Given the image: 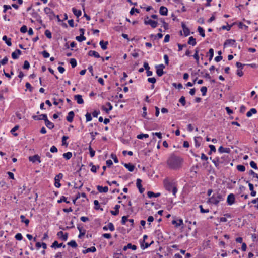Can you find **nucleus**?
<instances>
[{"instance_id":"f257e3e1","label":"nucleus","mask_w":258,"mask_h":258,"mask_svg":"<svg viewBox=\"0 0 258 258\" xmlns=\"http://www.w3.org/2000/svg\"><path fill=\"white\" fill-rule=\"evenodd\" d=\"M183 162V159L174 154H172L169 157L167 161L168 166L172 169H177L179 168Z\"/></svg>"},{"instance_id":"f03ea898","label":"nucleus","mask_w":258,"mask_h":258,"mask_svg":"<svg viewBox=\"0 0 258 258\" xmlns=\"http://www.w3.org/2000/svg\"><path fill=\"white\" fill-rule=\"evenodd\" d=\"M164 183L165 189L169 191H172L173 195L175 196L177 191L176 187L173 183L166 180L164 181Z\"/></svg>"},{"instance_id":"7ed1b4c3","label":"nucleus","mask_w":258,"mask_h":258,"mask_svg":"<svg viewBox=\"0 0 258 258\" xmlns=\"http://www.w3.org/2000/svg\"><path fill=\"white\" fill-rule=\"evenodd\" d=\"M223 200L222 196L219 193L214 194L209 199V202L215 205H217L219 202Z\"/></svg>"},{"instance_id":"20e7f679","label":"nucleus","mask_w":258,"mask_h":258,"mask_svg":"<svg viewBox=\"0 0 258 258\" xmlns=\"http://www.w3.org/2000/svg\"><path fill=\"white\" fill-rule=\"evenodd\" d=\"M63 177V174L62 173H59L57 175L55 176L54 180V185L57 187L59 188L61 186V184L60 183V180Z\"/></svg>"},{"instance_id":"39448f33","label":"nucleus","mask_w":258,"mask_h":258,"mask_svg":"<svg viewBox=\"0 0 258 258\" xmlns=\"http://www.w3.org/2000/svg\"><path fill=\"white\" fill-rule=\"evenodd\" d=\"M144 24L145 25H150L152 28H155L158 25V23L157 21H153L152 20H146L144 19Z\"/></svg>"},{"instance_id":"423d86ee","label":"nucleus","mask_w":258,"mask_h":258,"mask_svg":"<svg viewBox=\"0 0 258 258\" xmlns=\"http://www.w3.org/2000/svg\"><path fill=\"white\" fill-rule=\"evenodd\" d=\"M235 196L233 194H230L228 196L227 202L228 205H231L235 203Z\"/></svg>"},{"instance_id":"0eeeda50","label":"nucleus","mask_w":258,"mask_h":258,"mask_svg":"<svg viewBox=\"0 0 258 258\" xmlns=\"http://www.w3.org/2000/svg\"><path fill=\"white\" fill-rule=\"evenodd\" d=\"M29 160L33 163H35L36 161H38L39 163L41 162L40 157L37 154L32 156H29Z\"/></svg>"},{"instance_id":"6e6552de","label":"nucleus","mask_w":258,"mask_h":258,"mask_svg":"<svg viewBox=\"0 0 258 258\" xmlns=\"http://www.w3.org/2000/svg\"><path fill=\"white\" fill-rule=\"evenodd\" d=\"M57 235L63 241H66L68 239V233H65L64 234L62 231H59L57 233Z\"/></svg>"},{"instance_id":"1a4fd4ad","label":"nucleus","mask_w":258,"mask_h":258,"mask_svg":"<svg viewBox=\"0 0 258 258\" xmlns=\"http://www.w3.org/2000/svg\"><path fill=\"white\" fill-rule=\"evenodd\" d=\"M181 26L183 29L184 35L186 37L188 36L190 34L189 29L186 27V26L183 22H182Z\"/></svg>"},{"instance_id":"9d476101","label":"nucleus","mask_w":258,"mask_h":258,"mask_svg":"<svg viewBox=\"0 0 258 258\" xmlns=\"http://www.w3.org/2000/svg\"><path fill=\"white\" fill-rule=\"evenodd\" d=\"M44 118H45V119L44 120L45 125L49 129H52L54 127V124L50 122L47 118V116H44Z\"/></svg>"},{"instance_id":"9b49d317","label":"nucleus","mask_w":258,"mask_h":258,"mask_svg":"<svg viewBox=\"0 0 258 258\" xmlns=\"http://www.w3.org/2000/svg\"><path fill=\"white\" fill-rule=\"evenodd\" d=\"M106 105L108 106V108H106L104 106H102L101 107V109L102 110L105 111L106 113H108L112 109L113 107L110 102H107L106 103Z\"/></svg>"},{"instance_id":"f8f14e48","label":"nucleus","mask_w":258,"mask_h":258,"mask_svg":"<svg viewBox=\"0 0 258 258\" xmlns=\"http://www.w3.org/2000/svg\"><path fill=\"white\" fill-rule=\"evenodd\" d=\"M141 183H142L141 179H137V182H136L137 187L139 189V192L141 194H142L144 191L145 189L142 188Z\"/></svg>"},{"instance_id":"ddd939ff","label":"nucleus","mask_w":258,"mask_h":258,"mask_svg":"<svg viewBox=\"0 0 258 258\" xmlns=\"http://www.w3.org/2000/svg\"><path fill=\"white\" fill-rule=\"evenodd\" d=\"M159 13L161 15L167 16L168 14V9L164 6H161L159 9Z\"/></svg>"},{"instance_id":"4468645a","label":"nucleus","mask_w":258,"mask_h":258,"mask_svg":"<svg viewBox=\"0 0 258 258\" xmlns=\"http://www.w3.org/2000/svg\"><path fill=\"white\" fill-rule=\"evenodd\" d=\"M75 114L73 111H71L68 113V116L66 117L67 120L69 122H72L73 120Z\"/></svg>"},{"instance_id":"2eb2a0df","label":"nucleus","mask_w":258,"mask_h":258,"mask_svg":"<svg viewBox=\"0 0 258 258\" xmlns=\"http://www.w3.org/2000/svg\"><path fill=\"white\" fill-rule=\"evenodd\" d=\"M44 12L46 14L48 15L50 17L53 16L55 17V15L53 12V11L49 8L46 7L44 9Z\"/></svg>"},{"instance_id":"dca6fc26","label":"nucleus","mask_w":258,"mask_h":258,"mask_svg":"<svg viewBox=\"0 0 258 258\" xmlns=\"http://www.w3.org/2000/svg\"><path fill=\"white\" fill-rule=\"evenodd\" d=\"M235 42L234 39H227L224 43V47H225L229 45L233 46L235 44Z\"/></svg>"},{"instance_id":"f3484780","label":"nucleus","mask_w":258,"mask_h":258,"mask_svg":"<svg viewBox=\"0 0 258 258\" xmlns=\"http://www.w3.org/2000/svg\"><path fill=\"white\" fill-rule=\"evenodd\" d=\"M97 189L98 190V191L100 193H102V192L106 193L108 190V188L107 186L103 187L100 185L97 186Z\"/></svg>"},{"instance_id":"a211bd4d","label":"nucleus","mask_w":258,"mask_h":258,"mask_svg":"<svg viewBox=\"0 0 258 258\" xmlns=\"http://www.w3.org/2000/svg\"><path fill=\"white\" fill-rule=\"evenodd\" d=\"M218 151L220 153H230L231 152V150L229 148H224L223 146H220L218 149Z\"/></svg>"},{"instance_id":"6ab92c4d","label":"nucleus","mask_w":258,"mask_h":258,"mask_svg":"<svg viewBox=\"0 0 258 258\" xmlns=\"http://www.w3.org/2000/svg\"><path fill=\"white\" fill-rule=\"evenodd\" d=\"M61 246H62L63 248L66 247L65 245L63 244V243L59 244L57 241H54L51 246L52 248H60Z\"/></svg>"},{"instance_id":"aec40b11","label":"nucleus","mask_w":258,"mask_h":258,"mask_svg":"<svg viewBox=\"0 0 258 258\" xmlns=\"http://www.w3.org/2000/svg\"><path fill=\"white\" fill-rule=\"evenodd\" d=\"M74 99L76 100L77 102L79 104H82L84 103V100L81 95H76L74 96Z\"/></svg>"},{"instance_id":"412c9836","label":"nucleus","mask_w":258,"mask_h":258,"mask_svg":"<svg viewBox=\"0 0 258 258\" xmlns=\"http://www.w3.org/2000/svg\"><path fill=\"white\" fill-rule=\"evenodd\" d=\"M44 116H47V115L45 114H42L39 116L38 115H33L32 116V118L35 120H45V118H44Z\"/></svg>"},{"instance_id":"4be33fe9","label":"nucleus","mask_w":258,"mask_h":258,"mask_svg":"<svg viewBox=\"0 0 258 258\" xmlns=\"http://www.w3.org/2000/svg\"><path fill=\"white\" fill-rule=\"evenodd\" d=\"M202 138L199 136V137H195L194 138V141L195 143V146L197 148H198L200 147L201 145V142L202 141Z\"/></svg>"},{"instance_id":"5701e85b","label":"nucleus","mask_w":258,"mask_h":258,"mask_svg":"<svg viewBox=\"0 0 258 258\" xmlns=\"http://www.w3.org/2000/svg\"><path fill=\"white\" fill-rule=\"evenodd\" d=\"M88 55L90 56H94L95 58L100 57L99 54L97 52L94 50H90L88 52Z\"/></svg>"},{"instance_id":"b1692460","label":"nucleus","mask_w":258,"mask_h":258,"mask_svg":"<svg viewBox=\"0 0 258 258\" xmlns=\"http://www.w3.org/2000/svg\"><path fill=\"white\" fill-rule=\"evenodd\" d=\"M123 165L130 172H133L135 169V166L131 163H123Z\"/></svg>"},{"instance_id":"393cba45","label":"nucleus","mask_w":258,"mask_h":258,"mask_svg":"<svg viewBox=\"0 0 258 258\" xmlns=\"http://www.w3.org/2000/svg\"><path fill=\"white\" fill-rule=\"evenodd\" d=\"M99 44L101 46V48L103 50H106L107 48V45L108 44V41H104L103 40H101L100 41Z\"/></svg>"},{"instance_id":"a878e982","label":"nucleus","mask_w":258,"mask_h":258,"mask_svg":"<svg viewBox=\"0 0 258 258\" xmlns=\"http://www.w3.org/2000/svg\"><path fill=\"white\" fill-rule=\"evenodd\" d=\"M96 251V248L94 246H92L90 248H87V249L83 250L82 252L84 254H86L88 252H94Z\"/></svg>"},{"instance_id":"bb28decb","label":"nucleus","mask_w":258,"mask_h":258,"mask_svg":"<svg viewBox=\"0 0 258 258\" xmlns=\"http://www.w3.org/2000/svg\"><path fill=\"white\" fill-rule=\"evenodd\" d=\"M2 40L5 42L8 46H11L12 45L11 39L8 38L7 36H4L2 38Z\"/></svg>"},{"instance_id":"cd10ccee","label":"nucleus","mask_w":258,"mask_h":258,"mask_svg":"<svg viewBox=\"0 0 258 258\" xmlns=\"http://www.w3.org/2000/svg\"><path fill=\"white\" fill-rule=\"evenodd\" d=\"M120 206L119 205H116L114 207L115 211H111L110 213L113 215H117L119 214V209Z\"/></svg>"},{"instance_id":"c85d7f7f","label":"nucleus","mask_w":258,"mask_h":258,"mask_svg":"<svg viewBox=\"0 0 258 258\" xmlns=\"http://www.w3.org/2000/svg\"><path fill=\"white\" fill-rule=\"evenodd\" d=\"M72 11H73V13H74V14L77 18L79 17L81 15V14H82L81 11L80 10H77L75 8H72Z\"/></svg>"},{"instance_id":"c756f323","label":"nucleus","mask_w":258,"mask_h":258,"mask_svg":"<svg viewBox=\"0 0 258 258\" xmlns=\"http://www.w3.org/2000/svg\"><path fill=\"white\" fill-rule=\"evenodd\" d=\"M160 195L161 194L159 192L155 194L153 192L150 191L147 192L148 197L150 198L152 197H158L160 196Z\"/></svg>"},{"instance_id":"7c9ffc66","label":"nucleus","mask_w":258,"mask_h":258,"mask_svg":"<svg viewBox=\"0 0 258 258\" xmlns=\"http://www.w3.org/2000/svg\"><path fill=\"white\" fill-rule=\"evenodd\" d=\"M20 219L22 222L24 223L26 226H28L29 223V220L28 219H26L25 216L21 215Z\"/></svg>"},{"instance_id":"2f4dec72","label":"nucleus","mask_w":258,"mask_h":258,"mask_svg":"<svg viewBox=\"0 0 258 258\" xmlns=\"http://www.w3.org/2000/svg\"><path fill=\"white\" fill-rule=\"evenodd\" d=\"M257 113V110L255 108H251L249 111H248L246 113V116L248 117H250L252 116V114H256Z\"/></svg>"},{"instance_id":"473e14b6","label":"nucleus","mask_w":258,"mask_h":258,"mask_svg":"<svg viewBox=\"0 0 258 258\" xmlns=\"http://www.w3.org/2000/svg\"><path fill=\"white\" fill-rule=\"evenodd\" d=\"M188 44L189 45H191L192 46H195L196 45V40L194 37L191 36L189 38V40L188 41Z\"/></svg>"},{"instance_id":"72a5a7b5","label":"nucleus","mask_w":258,"mask_h":258,"mask_svg":"<svg viewBox=\"0 0 258 258\" xmlns=\"http://www.w3.org/2000/svg\"><path fill=\"white\" fill-rule=\"evenodd\" d=\"M156 73L159 77L162 76L165 73V72L163 71V69H160L157 66H156Z\"/></svg>"},{"instance_id":"f704fd0d","label":"nucleus","mask_w":258,"mask_h":258,"mask_svg":"<svg viewBox=\"0 0 258 258\" xmlns=\"http://www.w3.org/2000/svg\"><path fill=\"white\" fill-rule=\"evenodd\" d=\"M160 21L163 24V26L165 30H167L169 29V25L167 23H166L164 19L161 18L160 19Z\"/></svg>"},{"instance_id":"c9c22d12","label":"nucleus","mask_w":258,"mask_h":258,"mask_svg":"<svg viewBox=\"0 0 258 258\" xmlns=\"http://www.w3.org/2000/svg\"><path fill=\"white\" fill-rule=\"evenodd\" d=\"M154 243V241H152L150 243H145V242H143L141 244V248H142L143 249H145V248H148V247H149L152 244H153Z\"/></svg>"},{"instance_id":"e433bc0d","label":"nucleus","mask_w":258,"mask_h":258,"mask_svg":"<svg viewBox=\"0 0 258 258\" xmlns=\"http://www.w3.org/2000/svg\"><path fill=\"white\" fill-rule=\"evenodd\" d=\"M172 223L174 225H175L176 227H177L183 224V220L182 219H180L178 222H177L176 220H173L172 221Z\"/></svg>"},{"instance_id":"4c0bfd02","label":"nucleus","mask_w":258,"mask_h":258,"mask_svg":"<svg viewBox=\"0 0 258 258\" xmlns=\"http://www.w3.org/2000/svg\"><path fill=\"white\" fill-rule=\"evenodd\" d=\"M198 31L199 32L200 35L202 37H204L205 36V31H204V29L202 27H201V26H199L198 27Z\"/></svg>"},{"instance_id":"58836bf2","label":"nucleus","mask_w":258,"mask_h":258,"mask_svg":"<svg viewBox=\"0 0 258 258\" xmlns=\"http://www.w3.org/2000/svg\"><path fill=\"white\" fill-rule=\"evenodd\" d=\"M198 53H199V49H198V48H196V49L195 50V53L194 54L193 56H194V58L196 60V61L198 64L199 63V56Z\"/></svg>"},{"instance_id":"ea45409f","label":"nucleus","mask_w":258,"mask_h":258,"mask_svg":"<svg viewBox=\"0 0 258 258\" xmlns=\"http://www.w3.org/2000/svg\"><path fill=\"white\" fill-rule=\"evenodd\" d=\"M72 156V153L71 152L65 153L63 154V157L67 160L70 159Z\"/></svg>"},{"instance_id":"a19ab883","label":"nucleus","mask_w":258,"mask_h":258,"mask_svg":"<svg viewBox=\"0 0 258 258\" xmlns=\"http://www.w3.org/2000/svg\"><path fill=\"white\" fill-rule=\"evenodd\" d=\"M67 244L69 245V246H71L72 247H73V248H76L77 247V243L76 242V241L75 240H71V241L69 242Z\"/></svg>"},{"instance_id":"79ce46f5","label":"nucleus","mask_w":258,"mask_h":258,"mask_svg":"<svg viewBox=\"0 0 258 258\" xmlns=\"http://www.w3.org/2000/svg\"><path fill=\"white\" fill-rule=\"evenodd\" d=\"M69 138L68 136H63L62 138V145L63 146H65L67 147L68 146V143L66 142V140Z\"/></svg>"},{"instance_id":"37998d69","label":"nucleus","mask_w":258,"mask_h":258,"mask_svg":"<svg viewBox=\"0 0 258 258\" xmlns=\"http://www.w3.org/2000/svg\"><path fill=\"white\" fill-rule=\"evenodd\" d=\"M94 204L95 205V207H94L95 209H96V210L100 209L102 211L103 210L102 208H100L99 203V202L98 200H94Z\"/></svg>"},{"instance_id":"c03bdc74","label":"nucleus","mask_w":258,"mask_h":258,"mask_svg":"<svg viewBox=\"0 0 258 258\" xmlns=\"http://www.w3.org/2000/svg\"><path fill=\"white\" fill-rule=\"evenodd\" d=\"M208 54L209 55V61H211L212 59L213 55H214V50L212 48H210L209 50V52H208L207 55Z\"/></svg>"},{"instance_id":"a18cd8bd","label":"nucleus","mask_w":258,"mask_h":258,"mask_svg":"<svg viewBox=\"0 0 258 258\" xmlns=\"http://www.w3.org/2000/svg\"><path fill=\"white\" fill-rule=\"evenodd\" d=\"M149 135L147 134H140L137 135V138L139 139H142L143 138H148Z\"/></svg>"},{"instance_id":"49530a36","label":"nucleus","mask_w":258,"mask_h":258,"mask_svg":"<svg viewBox=\"0 0 258 258\" xmlns=\"http://www.w3.org/2000/svg\"><path fill=\"white\" fill-rule=\"evenodd\" d=\"M86 39V37L82 35H80V36H78L76 37V39L79 42H82L84 40H85Z\"/></svg>"},{"instance_id":"de8ad7c7","label":"nucleus","mask_w":258,"mask_h":258,"mask_svg":"<svg viewBox=\"0 0 258 258\" xmlns=\"http://www.w3.org/2000/svg\"><path fill=\"white\" fill-rule=\"evenodd\" d=\"M237 169L240 172H244L245 170V167L242 165H238L236 167Z\"/></svg>"},{"instance_id":"09e8293b","label":"nucleus","mask_w":258,"mask_h":258,"mask_svg":"<svg viewBox=\"0 0 258 258\" xmlns=\"http://www.w3.org/2000/svg\"><path fill=\"white\" fill-rule=\"evenodd\" d=\"M212 162L214 164L215 166L219 168V158H216L213 160H212Z\"/></svg>"},{"instance_id":"8fccbe9b","label":"nucleus","mask_w":258,"mask_h":258,"mask_svg":"<svg viewBox=\"0 0 258 258\" xmlns=\"http://www.w3.org/2000/svg\"><path fill=\"white\" fill-rule=\"evenodd\" d=\"M89 166L91 167V171L92 172H93V173H96V171H97L96 167L95 165H94L93 164V163H92V162L90 163L89 164Z\"/></svg>"},{"instance_id":"3c124183","label":"nucleus","mask_w":258,"mask_h":258,"mask_svg":"<svg viewBox=\"0 0 258 258\" xmlns=\"http://www.w3.org/2000/svg\"><path fill=\"white\" fill-rule=\"evenodd\" d=\"M62 202H66V203H68V204L70 203V201H67V198L64 196H61L60 199V200H58V201H57V202L58 203H60Z\"/></svg>"},{"instance_id":"603ef678","label":"nucleus","mask_w":258,"mask_h":258,"mask_svg":"<svg viewBox=\"0 0 258 258\" xmlns=\"http://www.w3.org/2000/svg\"><path fill=\"white\" fill-rule=\"evenodd\" d=\"M88 149L89 150L90 156L91 157H93L95 156V151L92 148L91 146H89Z\"/></svg>"},{"instance_id":"864d4df0","label":"nucleus","mask_w":258,"mask_h":258,"mask_svg":"<svg viewBox=\"0 0 258 258\" xmlns=\"http://www.w3.org/2000/svg\"><path fill=\"white\" fill-rule=\"evenodd\" d=\"M70 63L72 68H75L77 66V61L75 58H71Z\"/></svg>"},{"instance_id":"5fc2aeb1","label":"nucleus","mask_w":258,"mask_h":258,"mask_svg":"<svg viewBox=\"0 0 258 258\" xmlns=\"http://www.w3.org/2000/svg\"><path fill=\"white\" fill-rule=\"evenodd\" d=\"M45 35L49 39H51L52 38L51 32L49 30H45Z\"/></svg>"},{"instance_id":"6e6d98bb","label":"nucleus","mask_w":258,"mask_h":258,"mask_svg":"<svg viewBox=\"0 0 258 258\" xmlns=\"http://www.w3.org/2000/svg\"><path fill=\"white\" fill-rule=\"evenodd\" d=\"M201 91L203 96H205L207 91V88L205 86H203L201 88Z\"/></svg>"},{"instance_id":"4d7b16f0","label":"nucleus","mask_w":258,"mask_h":258,"mask_svg":"<svg viewBox=\"0 0 258 258\" xmlns=\"http://www.w3.org/2000/svg\"><path fill=\"white\" fill-rule=\"evenodd\" d=\"M19 128V126L18 125H16L14 128H13L11 130V133L13 134V135L14 136H17L18 135V134L17 133H14V132Z\"/></svg>"},{"instance_id":"13d9d810","label":"nucleus","mask_w":258,"mask_h":258,"mask_svg":"<svg viewBox=\"0 0 258 258\" xmlns=\"http://www.w3.org/2000/svg\"><path fill=\"white\" fill-rule=\"evenodd\" d=\"M30 68L29 62L27 60H25L23 66L24 69H28Z\"/></svg>"},{"instance_id":"bf43d9fd","label":"nucleus","mask_w":258,"mask_h":258,"mask_svg":"<svg viewBox=\"0 0 258 258\" xmlns=\"http://www.w3.org/2000/svg\"><path fill=\"white\" fill-rule=\"evenodd\" d=\"M179 102L182 105V106H185L186 104L185 98L184 96H181L179 100Z\"/></svg>"},{"instance_id":"052dcab7","label":"nucleus","mask_w":258,"mask_h":258,"mask_svg":"<svg viewBox=\"0 0 258 258\" xmlns=\"http://www.w3.org/2000/svg\"><path fill=\"white\" fill-rule=\"evenodd\" d=\"M8 62V58L7 56L5 57L2 60H0V62L2 65L6 64Z\"/></svg>"},{"instance_id":"680f3d73","label":"nucleus","mask_w":258,"mask_h":258,"mask_svg":"<svg viewBox=\"0 0 258 258\" xmlns=\"http://www.w3.org/2000/svg\"><path fill=\"white\" fill-rule=\"evenodd\" d=\"M135 12H136L137 13H139L140 11L139 9H136L135 8H132L130 12V14L132 15L134 14Z\"/></svg>"},{"instance_id":"e2e57ef3","label":"nucleus","mask_w":258,"mask_h":258,"mask_svg":"<svg viewBox=\"0 0 258 258\" xmlns=\"http://www.w3.org/2000/svg\"><path fill=\"white\" fill-rule=\"evenodd\" d=\"M27 31V27L26 25H23L20 28V32L22 33H25Z\"/></svg>"},{"instance_id":"0e129e2a","label":"nucleus","mask_w":258,"mask_h":258,"mask_svg":"<svg viewBox=\"0 0 258 258\" xmlns=\"http://www.w3.org/2000/svg\"><path fill=\"white\" fill-rule=\"evenodd\" d=\"M108 229H109L111 231H113L114 230V227L113 224L112 223H109L107 225Z\"/></svg>"},{"instance_id":"69168bd1","label":"nucleus","mask_w":258,"mask_h":258,"mask_svg":"<svg viewBox=\"0 0 258 258\" xmlns=\"http://www.w3.org/2000/svg\"><path fill=\"white\" fill-rule=\"evenodd\" d=\"M86 118V121L88 122L92 120V118L90 113H87L85 115Z\"/></svg>"},{"instance_id":"338daca9","label":"nucleus","mask_w":258,"mask_h":258,"mask_svg":"<svg viewBox=\"0 0 258 258\" xmlns=\"http://www.w3.org/2000/svg\"><path fill=\"white\" fill-rule=\"evenodd\" d=\"M41 53L42 54L43 56L45 58L49 57L50 56L49 53L45 50L42 51Z\"/></svg>"},{"instance_id":"774afa93","label":"nucleus","mask_w":258,"mask_h":258,"mask_svg":"<svg viewBox=\"0 0 258 258\" xmlns=\"http://www.w3.org/2000/svg\"><path fill=\"white\" fill-rule=\"evenodd\" d=\"M25 87L28 89L30 92H32L33 90V87L29 82H27L25 84Z\"/></svg>"}]
</instances>
